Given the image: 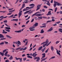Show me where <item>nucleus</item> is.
<instances>
[{"mask_svg": "<svg viewBox=\"0 0 62 62\" xmlns=\"http://www.w3.org/2000/svg\"><path fill=\"white\" fill-rule=\"evenodd\" d=\"M38 23H36L33 25V28H29V29H35V28L34 27H36L38 26Z\"/></svg>", "mask_w": 62, "mask_h": 62, "instance_id": "nucleus-1", "label": "nucleus"}, {"mask_svg": "<svg viewBox=\"0 0 62 62\" xmlns=\"http://www.w3.org/2000/svg\"><path fill=\"white\" fill-rule=\"evenodd\" d=\"M0 38H2L0 39V40H4L6 39V38H4V36L1 34H0Z\"/></svg>", "mask_w": 62, "mask_h": 62, "instance_id": "nucleus-2", "label": "nucleus"}, {"mask_svg": "<svg viewBox=\"0 0 62 62\" xmlns=\"http://www.w3.org/2000/svg\"><path fill=\"white\" fill-rule=\"evenodd\" d=\"M49 43V40L48 39H47L46 40V42H44L42 43L41 45H42V44H45V43L46 44H48Z\"/></svg>", "mask_w": 62, "mask_h": 62, "instance_id": "nucleus-3", "label": "nucleus"}, {"mask_svg": "<svg viewBox=\"0 0 62 62\" xmlns=\"http://www.w3.org/2000/svg\"><path fill=\"white\" fill-rule=\"evenodd\" d=\"M56 53L58 55H59L60 56H61V54L60 53L61 52V51L60 50H57L56 49Z\"/></svg>", "mask_w": 62, "mask_h": 62, "instance_id": "nucleus-4", "label": "nucleus"}, {"mask_svg": "<svg viewBox=\"0 0 62 62\" xmlns=\"http://www.w3.org/2000/svg\"><path fill=\"white\" fill-rule=\"evenodd\" d=\"M40 7H41V5H38L37 6V9H36V11H37V10H38L39 9H40Z\"/></svg>", "mask_w": 62, "mask_h": 62, "instance_id": "nucleus-5", "label": "nucleus"}, {"mask_svg": "<svg viewBox=\"0 0 62 62\" xmlns=\"http://www.w3.org/2000/svg\"><path fill=\"white\" fill-rule=\"evenodd\" d=\"M37 59V60H36V61H39V60H40V58H39V57H35L34 59V60H35L36 59Z\"/></svg>", "mask_w": 62, "mask_h": 62, "instance_id": "nucleus-6", "label": "nucleus"}, {"mask_svg": "<svg viewBox=\"0 0 62 62\" xmlns=\"http://www.w3.org/2000/svg\"><path fill=\"white\" fill-rule=\"evenodd\" d=\"M53 27H51L47 31V32H51V31H52L53 30Z\"/></svg>", "mask_w": 62, "mask_h": 62, "instance_id": "nucleus-7", "label": "nucleus"}, {"mask_svg": "<svg viewBox=\"0 0 62 62\" xmlns=\"http://www.w3.org/2000/svg\"><path fill=\"white\" fill-rule=\"evenodd\" d=\"M22 32V30H21L19 31H15V32L16 33H21Z\"/></svg>", "mask_w": 62, "mask_h": 62, "instance_id": "nucleus-8", "label": "nucleus"}, {"mask_svg": "<svg viewBox=\"0 0 62 62\" xmlns=\"http://www.w3.org/2000/svg\"><path fill=\"white\" fill-rule=\"evenodd\" d=\"M16 44H18L19 45H21L22 44H21V43L20 42V41H17V42H16L15 43Z\"/></svg>", "mask_w": 62, "mask_h": 62, "instance_id": "nucleus-9", "label": "nucleus"}, {"mask_svg": "<svg viewBox=\"0 0 62 62\" xmlns=\"http://www.w3.org/2000/svg\"><path fill=\"white\" fill-rule=\"evenodd\" d=\"M31 11V10H30L28 11H26L24 13V14H26L27 13H28V12H29V11Z\"/></svg>", "mask_w": 62, "mask_h": 62, "instance_id": "nucleus-10", "label": "nucleus"}, {"mask_svg": "<svg viewBox=\"0 0 62 62\" xmlns=\"http://www.w3.org/2000/svg\"><path fill=\"white\" fill-rule=\"evenodd\" d=\"M29 6H30V7H34L35 6V4H30Z\"/></svg>", "mask_w": 62, "mask_h": 62, "instance_id": "nucleus-11", "label": "nucleus"}, {"mask_svg": "<svg viewBox=\"0 0 62 62\" xmlns=\"http://www.w3.org/2000/svg\"><path fill=\"white\" fill-rule=\"evenodd\" d=\"M56 3H57V6H61V5H62V4H61V3H58V2H57Z\"/></svg>", "mask_w": 62, "mask_h": 62, "instance_id": "nucleus-12", "label": "nucleus"}, {"mask_svg": "<svg viewBox=\"0 0 62 62\" xmlns=\"http://www.w3.org/2000/svg\"><path fill=\"white\" fill-rule=\"evenodd\" d=\"M22 15V13H19L18 14V15H19L18 17L20 18V17H21V15Z\"/></svg>", "mask_w": 62, "mask_h": 62, "instance_id": "nucleus-13", "label": "nucleus"}, {"mask_svg": "<svg viewBox=\"0 0 62 62\" xmlns=\"http://www.w3.org/2000/svg\"><path fill=\"white\" fill-rule=\"evenodd\" d=\"M58 31H59V32H61V33H62V29H58Z\"/></svg>", "mask_w": 62, "mask_h": 62, "instance_id": "nucleus-14", "label": "nucleus"}, {"mask_svg": "<svg viewBox=\"0 0 62 62\" xmlns=\"http://www.w3.org/2000/svg\"><path fill=\"white\" fill-rule=\"evenodd\" d=\"M51 50L52 51H54V47H53V46H51Z\"/></svg>", "mask_w": 62, "mask_h": 62, "instance_id": "nucleus-15", "label": "nucleus"}, {"mask_svg": "<svg viewBox=\"0 0 62 62\" xmlns=\"http://www.w3.org/2000/svg\"><path fill=\"white\" fill-rule=\"evenodd\" d=\"M42 48H43V47L42 46H41V47L39 48L38 49V50L40 51L41 50V49Z\"/></svg>", "mask_w": 62, "mask_h": 62, "instance_id": "nucleus-16", "label": "nucleus"}, {"mask_svg": "<svg viewBox=\"0 0 62 62\" xmlns=\"http://www.w3.org/2000/svg\"><path fill=\"white\" fill-rule=\"evenodd\" d=\"M47 58V57L42 59L41 60V62H42V61H45V60H46Z\"/></svg>", "mask_w": 62, "mask_h": 62, "instance_id": "nucleus-17", "label": "nucleus"}, {"mask_svg": "<svg viewBox=\"0 0 62 62\" xmlns=\"http://www.w3.org/2000/svg\"><path fill=\"white\" fill-rule=\"evenodd\" d=\"M20 49H21V47H19L17 48H16V50H20Z\"/></svg>", "mask_w": 62, "mask_h": 62, "instance_id": "nucleus-18", "label": "nucleus"}, {"mask_svg": "<svg viewBox=\"0 0 62 62\" xmlns=\"http://www.w3.org/2000/svg\"><path fill=\"white\" fill-rule=\"evenodd\" d=\"M8 53V51H7L4 54V55L5 56H7V54Z\"/></svg>", "mask_w": 62, "mask_h": 62, "instance_id": "nucleus-19", "label": "nucleus"}, {"mask_svg": "<svg viewBox=\"0 0 62 62\" xmlns=\"http://www.w3.org/2000/svg\"><path fill=\"white\" fill-rule=\"evenodd\" d=\"M44 32V31H43V30L42 29L41 30L40 33L41 34L42 33H43Z\"/></svg>", "mask_w": 62, "mask_h": 62, "instance_id": "nucleus-20", "label": "nucleus"}, {"mask_svg": "<svg viewBox=\"0 0 62 62\" xmlns=\"http://www.w3.org/2000/svg\"><path fill=\"white\" fill-rule=\"evenodd\" d=\"M19 59L20 60V62H22V61L23 60V59L22 58H19Z\"/></svg>", "mask_w": 62, "mask_h": 62, "instance_id": "nucleus-21", "label": "nucleus"}, {"mask_svg": "<svg viewBox=\"0 0 62 62\" xmlns=\"http://www.w3.org/2000/svg\"><path fill=\"white\" fill-rule=\"evenodd\" d=\"M24 6H25V4L23 3V4L22 8H24V7H25Z\"/></svg>", "mask_w": 62, "mask_h": 62, "instance_id": "nucleus-22", "label": "nucleus"}, {"mask_svg": "<svg viewBox=\"0 0 62 62\" xmlns=\"http://www.w3.org/2000/svg\"><path fill=\"white\" fill-rule=\"evenodd\" d=\"M12 59H13V57H12V56H11L9 58V60H12Z\"/></svg>", "mask_w": 62, "mask_h": 62, "instance_id": "nucleus-23", "label": "nucleus"}, {"mask_svg": "<svg viewBox=\"0 0 62 62\" xmlns=\"http://www.w3.org/2000/svg\"><path fill=\"white\" fill-rule=\"evenodd\" d=\"M43 47H45V46H46V45L47 44H46V43L45 44H42V45H43Z\"/></svg>", "mask_w": 62, "mask_h": 62, "instance_id": "nucleus-24", "label": "nucleus"}, {"mask_svg": "<svg viewBox=\"0 0 62 62\" xmlns=\"http://www.w3.org/2000/svg\"><path fill=\"white\" fill-rule=\"evenodd\" d=\"M29 10V9H26L25 8H24L23 10V11H26V10Z\"/></svg>", "mask_w": 62, "mask_h": 62, "instance_id": "nucleus-25", "label": "nucleus"}, {"mask_svg": "<svg viewBox=\"0 0 62 62\" xmlns=\"http://www.w3.org/2000/svg\"><path fill=\"white\" fill-rule=\"evenodd\" d=\"M5 28V29H9V30L10 29V27H6Z\"/></svg>", "mask_w": 62, "mask_h": 62, "instance_id": "nucleus-26", "label": "nucleus"}, {"mask_svg": "<svg viewBox=\"0 0 62 62\" xmlns=\"http://www.w3.org/2000/svg\"><path fill=\"white\" fill-rule=\"evenodd\" d=\"M7 49H5L3 51V53H5V52H6V51H7Z\"/></svg>", "mask_w": 62, "mask_h": 62, "instance_id": "nucleus-27", "label": "nucleus"}, {"mask_svg": "<svg viewBox=\"0 0 62 62\" xmlns=\"http://www.w3.org/2000/svg\"><path fill=\"white\" fill-rule=\"evenodd\" d=\"M4 30H5V31H7V32H10V31L9 30H7L6 29H5Z\"/></svg>", "mask_w": 62, "mask_h": 62, "instance_id": "nucleus-28", "label": "nucleus"}, {"mask_svg": "<svg viewBox=\"0 0 62 62\" xmlns=\"http://www.w3.org/2000/svg\"><path fill=\"white\" fill-rule=\"evenodd\" d=\"M18 19H14V21H15L16 22H18Z\"/></svg>", "mask_w": 62, "mask_h": 62, "instance_id": "nucleus-29", "label": "nucleus"}, {"mask_svg": "<svg viewBox=\"0 0 62 62\" xmlns=\"http://www.w3.org/2000/svg\"><path fill=\"white\" fill-rule=\"evenodd\" d=\"M27 57H28V58H32V57L30 56H27Z\"/></svg>", "mask_w": 62, "mask_h": 62, "instance_id": "nucleus-30", "label": "nucleus"}, {"mask_svg": "<svg viewBox=\"0 0 62 62\" xmlns=\"http://www.w3.org/2000/svg\"><path fill=\"white\" fill-rule=\"evenodd\" d=\"M35 53H33V54H32L31 53L30 54V55H31V56H32H32H34V54H35Z\"/></svg>", "mask_w": 62, "mask_h": 62, "instance_id": "nucleus-31", "label": "nucleus"}, {"mask_svg": "<svg viewBox=\"0 0 62 62\" xmlns=\"http://www.w3.org/2000/svg\"><path fill=\"white\" fill-rule=\"evenodd\" d=\"M59 42H60V41H57L56 42H55V43L56 44H58V43H59Z\"/></svg>", "mask_w": 62, "mask_h": 62, "instance_id": "nucleus-32", "label": "nucleus"}, {"mask_svg": "<svg viewBox=\"0 0 62 62\" xmlns=\"http://www.w3.org/2000/svg\"><path fill=\"white\" fill-rule=\"evenodd\" d=\"M12 13V12L11 13H9L7 14V15H11Z\"/></svg>", "mask_w": 62, "mask_h": 62, "instance_id": "nucleus-33", "label": "nucleus"}, {"mask_svg": "<svg viewBox=\"0 0 62 62\" xmlns=\"http://www.w3.org/2000/svg\"><path fill=\"white\" fill-rule=\"evenodd\" d=\"M57 9V7L54 10V11L55 12H56Z\"/></svg>", "mask_w": 62, "mask_h": 62, "instance_id": "nucleus-34", "label": "nucleus"}, {"mask_svg": "<svg viewBox=\"0 0 62 62\" xmlns=\"http://www.w3.org/2000/svg\"><path fill=\"white\" fill-rule=\"evenodd\" d=\"M38 54H35V53L34 54V56H33V57H35L36 56V55H37Z\"/></svg>", "mask_w": 62, "mask_h": 62, "instance_id": "nucleus-35", "label": "nucleus"}, {"mask_svg": "<svg viewBox=\"0 0 62 62\" xmlns=\"http://www.w3.org/2000/svg\"><path fill=\"white\" fill-rule=\"evenodd\" d=\"M41 15V14H37L36 15V16H38V17L39 16Z\"/></svg>", "mask_w": 62, "mask_h": 62, "instance_id": "nucleus-36", "label": "nucleus"}, {"mask_svg": "<svg viewBox=\"0 0 62 62\" xmlns=\"http://www.w3.org/2000/svg\"><path fill=\"white\" fill-rule=\"evenodd\" d=\"M46 5H48V6H50L51 4L50 3H46Z\"/></svg>", "mask_w": 62, "mask_h": 62, "instance_id": "nucleus-37", "label": "nucleus"}, {"mask_svg": "<svg viewBox=\"0 0 62 62\" xmlns=\"http://www.w3.org/2000/svg\"><path fill=\"white\" fill-rule=\"evenodd\" d=\"M51 11H49L48 12V13L49 15H50L52 14L51 13Z\"/></svg>", "mask_w": 62, "mask_h": 62, "instance_id": "nucleus-38", "label": "nucleus"}, {"mask_svg": "<svg viewBox=\"0 0 62 62\" xmlns=\"http://www.w3.org/2000/svg\"><path fill=\"white\" fill-rule=\"evenodd\" d=\"M31 11H30L29 12V14H31V13H32L33 12V11H32L31 12Z\"/></svg>", "mask_w": 62, "mask_h": 62, "instance_id": "nucleus-39", "label": "nucleus"}, {"mask_svg": "<svg viewBox=\"0 0 62 62\" xmlns=\"http://www.w3.org/2000/svg\"><path fill=\"white\" fill-rule=\"evenodd\" d=\"M50 23H51V22H52V21L51 20L47 21L46 22V23H50Z\"/></svg>", "mask_w": 62, "mask_h": 62, "instance_id": "nucleus-40", "label": "nucleus"}, {"mask_svg": "<svg viewBox=\"0 0 62 62\" xmlns=\"http://www.w3.org/2000/svg\"><path fill=\"white\" fill-rule=\"evenodd\" d=\"M4 44V42H2L0 43V45H2V44Z\"/></svg>", "mask_w": 62, "mask_h": 62, "instance_id": "nucleus-41", "label": "nucleus"}, {"mask_svg": "<svg viewBox=\"0 0 62 62\" xmlns=\"http://www.w3.org/2000/svg\"><path fill=\"white\" fill-rule=\"evenodd\" d=\"M35 29H30V31H34V30H35Z\"/></svg>", "mask_w": 62, "mask_h": 62, "instance_id": "nucleus-42", "label": "nucleus"}, {"mask_svg": "<svg viewBox=\"0 0 62 62\" xmlns=\"http://www.w3.org/2000/svg\"><path fill=\"white\" fill-rule=\"evenodd\" d=\"M55 56H54L51 58V59H54V58H55Z\"/></svg>", "mask_w": 62, "mask_h": 62, "instance_id": "nucleus-43", "label": "nucleus"}, {"mask_svg": "<svg viewBox=\"0 0 62 62\" xmlns=\"http://www.w3.org/2000/svg\"><path fill=\"white\" fill-rule=\"evenodd\" d=\"M15 58L16 59V60H19V58H18L17 57H15Z\"/></svg>", "mask_w": 62, "mask_h": 62, "instance_id": "nucleus-44", "label": "nucleus"}, {"mask_svg": "<svg viewBox=\"0 0 62 62\" xmlns=\"http://www.w3.org/2000/svg\"><path fill=\"white\" fill-rule=\"evenodd\" d=\"M4 34H7L8 33V32L7 31H5V32H2Z\"/></svg>", "mask_w": 62, "mask_h": 62, "instance_id": "nucleus-45", "label": "nucleus"}, {"mask_svg": "<svg viewBox=\"0 0 62 62\" xmlns=\"http://www.w3.org/2000/svg\"><path fill=\"white\" fill-rule=\"evenodd\" d=\"M48 50H49V49H47L45 51V53H46L48 52Z\"/></svg>", "mask_w": 62, "mask_h": 62, "instance_id": "nucleus-46", "label": "nucleus"}, {"mask_svg": "<svg viewBox=\"0 0 62 62\" xmlns=\"http://www.w3.org/2000/svg\"><path fill=\"white\" fill-rule=\"evenodd\" d=\"M56 3H55L54 4V7H56Z\"/></svg>", "mask_w": 62, "mask_h": 62, "instance_id": "nucleus-47", "label": "nucleus"}, {"mask_svg": "<svg viewBox=\"0 0 62 62\" xmlns=\"http://www.w3.org/2000/svg\"><path fill=\"white\" fill-rule=\"evenodd\" d=\"M14 16V15H12L11 16H9L8 17V18H10V17L11 18V17H12L13 16Z\"/></svg>", "mask_w": 62, "mask_h": 62, "instance_id": "nucleus-48", "label": "nucleus"}, {"mask_svg": "<svg viewBox=\"0 0 62 62\" xmlns=\"http://www.w3.org/2000/svg\"><path fill=\"white\" fill-rule=\"evenodd\" d=\"M26 49H27V47H25V48H24V49H23V50L24 51V50H26Z\"/></svg>", "mask_w": 62, "mask_h": 62, "instance_id": "nucleus-49", "label": "nucleus"}, {"mask_svg": "<svg viewBox=\"0 0 62 62\" xmlns=\"http://www.w3.org/2000/svg\"><path fill=\"white\" fill-rule=\"evenodd\" d=\"M19 1V0H17L16 2L15 3V4H17V3H18V1Z\"/></svg>", "mask_w": 62, "mask_h": 62, "instance_id": "nucleus-50", "label": "nucleus"}, {"mask_svg": "<svg viewBox=\"0 0 62 62\" xmlns=\"http://www.w3.org/2000/svg\"><path fill=\"white\" fill-rule=\"evenodd\" d=\"M38 18L39 19H42V17H38Z\"/></svg>", "mask_w": 62, "mask_h": 62, "instance_id": "nucleus-51", "label": "nucleus"}, {"mask_svg": "<svg viewBox=\"0 0 62 62\" xmlns=\"http://www.w3.org/2000/svg\"><path fill=\"white\" fill-rule=\"evenodd\" d=\"M4 23H7V22H8V21H7V20H5L4 21H3Z\"/></svg>", "mask_w": 62, "mask_h": 62, "instance_id": "nucleus-52", "label": "nucleus"}, {"mask_svg": "<svg viewBox=\"0 0 62 62\" xmlns=\"http://www.w3.org/2000/svg\"><path fill=\"white\" fill-rule=\"evenodd\" d=\"M29 22V20H28L26 22V24H28Z\"/></svg>", "mask_w": 62, "mask_h": 62, "instance_id": "nucleus-53", "label": "nucleus"}, {"mask_svg": "<svg viewBox=\"0 0 62 62\" xmlns=\"http://www.w3.org/2000/svg\"><path fill=\"white\" fill-rule=\"evenodd\" d=\"M24 48H21L20 49V51H22V50H23Z\"/></svg>", "mask_w": 62, "mask_h": 62, "instance_id": "nucleus-54", "label": "nucleus"}, {"mask_svg": "<svg viewBox=\"0 0 62 62\" xmlns=\"http://www.w3.org/2000/svg\"><path fill=\"white\" fill-rule=\"evenodd\" d=\"M26 58H23V61H25V60H26Z\"/></svg>", "mask_w": 62, "mask_h": 62, "instance_id": "nucleus-55", "label": "nucleus"}, {"mask_svg": "<svg viewBox=\"0 0 62 62\" xmlns=\"http://www.w3.org/2000/svg\"><path fill=\"white\" fill-rule=\"evenodd\" d=\"M25 25H23L22 26V27H25Z\"/></svg>", "mask_w": 62, "mask_h": 62, "instance_id": "nucleus-56", "label": "nucleus"}, {"mask_svg": "<svg viewBox=\"0 0 62 62\" xmlns=\"http://www.w3.org/2000/svg\"><path fill=\"white\" fill-rule=\"evenodd\" d=\"M28 2V1H24L23 2V3H27Z\"/></svg>", "mask_w": 62, "mask_h": 62, "instance_id": "nucleus-57", "label": "nucleus"}, {"mask_svg": "<svg viewBox=\"0 0 62 62\" xmlns=\"http://www.w3.org/2000/svg\"><path fill=\"white\" fill-rule=\"evenodd\" d=\"M44 8H47V7L46 6H44Z\"/></svg>", "mask_w": 62, "mask_h": 62, "instance_id": "nucleus-58", "label": "nucleus"}, {"mask_svg": "<svg viewBox=\"0 0 62 62\" xmlns=\"http://www.w3.org/2000/svg\"><path fill=\"white\" fill-rule=\"evenodd\" d=\"M5 44H8V42H7L5 41Z\"/></svg>", "mask_w": 62, "mask_h": 62, "instance_id": "nucleus-59", "label": "nucleus"}, {"mask_svg": "<svg viewBox=\"0 0 62 62\" xmlns=\"http://www.w3.org/2000/svg\"><path fill=\"white\" fill-rule=\"evenodd\" d=\"M9 60H7L5 62H9Z\"/></svg>", "mask_w": 62, "mask_h": 62, "instance_id": "nucleus-60", "label": "nucleus"}, {"mask_svg": "<svg viewBox=\"0 0 62 62\" xmlns=\"http://www.w3.org/2000/svg\"><path fill=\"white\" fill-rule=\"evenodd\" d=\"M42 55H43V56L44 55H45V53H44L43 54H42Z\"/></svg>", "mask_w": 62, "mask_h": 62, "instance_id": "nucleus-61", "label": "nucleus"}, {"mask_svg": "<svg viewBox=\"0 0 62 62\" xmlns=\"http://www.w3.org/2000/svg\"><path fill=\"white\" fill-rule=\"evenodd\" d=\"M7 55L8 57H9L10 56V55L9 54H8Z\"/></svg>", "mask_w": 62, "mask_h": 62, "instance_id": "nucleus-62", "label": "nucleus"}, {"mask_svg": "<svg viewBox=\"0 0 62 62\" xmlns=\"http://www.w3.org/2000/svg\"><path fill=\"white\" fill-rule=\"evenodd\" d=\"M43 18H44V19H46V18H47V17L45 16H43Z\"/></svg>", "mask_w": 62, "mask_h": 62, "instance_id": "nucleus-63", "label": "nucleus"}, {"mask_svg": "<svg viewBox=\"0 0 62 62\" xmlns=\"http://www.w3.org/2000/svg\"><path fill=\"white\" fill-rule=\"evenodd\" d=\"M52 22H54L55 21V20L54 19H52Z\"/></svg>", "mask_w": 62, "mask_h": 62, "instance_id": "nucleus-64", "label": "nucleus"}]
</instances>
